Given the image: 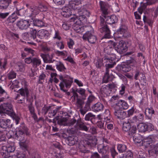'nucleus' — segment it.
<instances>
[{"label":"nucleus","mask_w":158,"mask_h":158,"mask_svg":"<svg viewBox=\"0 0 158 158\" xmlns=\"http://www.w3.org/2000/svg\"><path fill=\"white\" fill-rule=\"evenodd\" d=\"M30 9V11L31 12V15L32 16H34L38 14L41 10L37 6H31Z\"/></svg>","instance_id":"36"},{"label":"nucleus","mask_w":158,"mask_h":158,"mask_svg":"<svg viewBox=\"0 0 158 158\" xmlns=\"http://www.w3.org/2000/svg\"><path fill=\"white\" fill-rule=\"evenodd\" d=\"M143 20L144 22H146L150 26H152V20L151 19L147 18L146 16L145 15H144L143 16Z\"/></svg>","instance_id":"62"},{"label":"nucleus","mask_w":158,"mask_h":158,"mask_svg":"<svg viewBox=\"0 0 158 158\" xmlns=\"http://www.w3.org/2000/svg\"><path fill=\"white\" fill-rule=\"evenodd\" d=\"M109 146L105 145V144H100L98 146V149L99 153L102 154H106L109 151Z\"/></svg>","instance_id":"21"},{"label":"nucleus","mask_w":158,"mask_h":158,"mask_svg":"<svg viewBox=\"0 0 158 158\" xmlns=\"http://www.w3.org/2000/svg\"><path fill=\"white\" fill-rule=\"evenodd\" d=\"M53 1L57 5H63L65 3L64 0H53Z\"/></svg>","instance_id":"64"},{"label":"nucleus","mask_w":158,"mask_h":158,"mask_svg":"<svg viewBox=\"0 0 158 158\" xmlns=\"http://www.w3.org/2000/svg\"><path fill=\"white\" fill-rule=\"evenodd\" d=\"M97 144V139L95 137H92L85 141V144L90 147H94Z\"/></svg>","instance_id":"32"},{"label":"nucleus","mask_w":158,"mask_h":158,"mask_svg":"<svg viewBox=\"0 0 158 158\" xmlns=\"http://www.w3.org/2000/svg\"><path fill=\"white\" fill-rule=\"evenodd\" d=\"M124 158H133V155L132 152L127 151L123 155V156Z\"/></svg>","instance_id":"61"},{"label":"nucleus","mask_w":158,"mask_h":158,"mask_svg":"<svg viewBox=\"0 0 158 158\" xmlns=\"http://www.w3.org/2000/svg\"><path fill=\"white\" fill-rule=\"evenodd\" d=\"M67 140L68 142L69 145L70 146H72L75 144L77 141L76 139L73 136L68 137Z\"/></svg>","instance_id":"46"},{"label":"nucleus","mask_w":158,"mask_h":158,"mask_svg":"<svg viewBox=\"0 0 158 158\" xmlns=\"http://www.w3.org/2000/svg\"><path fill=\"white\" fill-rule=\"evenodd\" d=\"M5 147L6 148L7 151L9 153L14 152L15 150V148L14 146L11 145L10 144H8L6 146H3Z\"/></svg>","instance_id":"54"},{"label":"nucleus","mask_w":158,"mask_h":158,"mask_svg":"<svg viewBox=\"0 0 158 158\" xmlns=\"http://www.w3.org/2000/svg\"><path fill=\"white\" fill-rule=\"evenodd\" d=\"M127 47L125 41L121 40L118 43L117 47L115 48L114 50L120 54H122L127 50Z\"/></svg>","instance_id":"10"},{"label":"nucleus","mask_w":158,"mask_h":158,"mask_svg":"<svg viewBox=\"0 0 158 158\" xmlns=\"http://www.w3.org/2000/svg\"><path fill=\"white\" fill-rule=\"evenodd\" d=\"M18 17L16 14L14 12L8 17L6 20V21L8 23H12Z\"/></svg>","instance_id":"35"},{"label":"nucleus","mask_w":158,"mask_h":158,"mask_svg":"<svg viewBox=\"0 0 158 158\" xmlns=\"http://www.w3.org/2000/svg\"><path fill=\"white\" fill-rule=\"evenodd\" d=\"M16 131L20 133L25 134L27 135H30L28 128L24 123L20 124V126L17 128Z\"/></svg>","instance_id":"16"},{"label":"nucleus","mask_w":158,"mask_h":158,"mask_svg":"<svg viewBox=\"0 0 158 158\" xmlns=\"http://www.w3.org/2000/svg\"><path fill=\"white\" fill-rule=\"evenodd\" d=\"M54 55L55 54L53 53L47 54L41 53L40 54V56L43 58L44 62L46 63H52L55 61V60L53 59Z\"/></svg>","instance_id":"12"},{"label":"nucleus","mask_w":158,"mask_h":158,"mask_svg":"<svg viewBox=\"0 0 158 158\" xmlns=\"http://www.w3.org/2000/svg\"><path fill=\"white\" fill-rule=\"evenodd\" d=\"M46 77V75L42 73L39 76V81H38V83L39 84H42L43 82L41 81L42 80H44Z\"/></svg>","instance_id":"63"},{"label":"nucleus","mask_w":158,"mask_h":158,"mask_svg":"<svg viewBox=\"0 0 158 158\" xmlns=\"http://www.w3.org/2000/svg\"><path fill=\"white\" fill-rule=\"evenodd\" d=\"M24 50L28 54H31L32 56H34L35 51L30 48H26L24 49Z\"/></svg>","instance_id":"55"},{"label":"nucleus","mask_w":158,"mask_h":158,"mask_svg":"<svg viewBox=\"0 0 158 158\" xmlns=\"http://www.w3.org/2000/svg\"><path fill=\"white\" fill-rule=\"evenodd\" d=\"M12 124L11 123L10 120L8 119H0V127L2 128L3 130L6 129L7 128H10L12 127Z\"/></svg>","instance_id":"15"},{"label":"nucleus","mask_w":158,"mask_h":158,"mask_svg":"<svg viewBox=\"0 0 158 158\" xmlns=\"http://www.w3.org/2000/svg\"><path fill=\"white\" fill-rule=\"evenodd\" d=\"M103 119L107 123L110 121L111 116L110 115V111L109 110L106 109L105 110L103 114Z\"/></svg>","instance_id":"38"},{"label":"nucleus","mask_w":158,"mask_h":158,"mask_svg":"<svg viewBox=\"0 0 158 158\" xmlns=\"http://www.w3.org/2000/svg\"><path fill=\"white\" fill-rule=\"evenodd\" d=\"M135 60L133 59H131L130 60H127V64H123L122 71L124 72H129L131 70V67L133 66V63L135 62Z\"/></svg>","instance_id":"18"},{"label":"nucleus","mask_w":158,"mask_h":158,"mask_svg":"<svg viewBox=\"0 0 158 158\" xmlns=\"http://www.w3.org/2000/svg\"><path fill=\"white\" fill-rule=\"evenodd\" d=\"M69 4L70 7L72 8L74 10H76L79 14V17L84 16L81 15L80 13L82 11L81 10V3L80 1L77 0H71L69 2Z\"/></svg>","instance_id":"6"},{"label":"nucleus","mask_w":158,"mask_h":158,"mask_svg":"<svg viewBox=\"0 0 158 158\" xmlns=\"http://www.w3.org/2000/svg\"><path fill=\"white\" fill-rule=\"evenodd\" d=\"M67 120L66 118H62L58 119L57 123L60 125L67 126Z\"/></svg>","instance_id":"45"},{"label":"nucleus","mask_w":158,"mask_h":158,"mask_svg":"<svg viewBox=\"0 0 158 158\" xmlns=\"http://www.w3.org/2000/svg\"><path fill=\"white\" fill-rule=\"evenodd\" d=\"M127 148L126 146L124 144H118L117 146V149L118 151L121 153L125 152Z\"/></svg>","instance_id":"48"},{"label":"nucleus","mask_w":158,"mask_h":158,"mask_svg":"<svg viewBox=\"0 0 158 158\" xmlns=\"http://www.w3.org/2000/svg\"><path fill=\"white\" fill-rule=\"evenodd\" d=\"M71 93L73 95L71 98L72 101L74 102L76 100V105L77 107L80 109V114L83 116L90 109V106L92 103L94 101L96 98L92 94L90 95L87 98L85 106L83 108L84 104V100L86 99L87 95L85 94V90L82 88L72 89Z\"/></svg>","instance_id":"1"},{"label":"nucleus","mask_w":158,"mask_h":158,"mask_svg":"<svg viewBox=\"0 0 158 158\" xmlns=\"http://www.w3.org/2000/svg\"><path fill=\"white\" fill-rule=\"evenodd\" d=\"M99 4L101 10L104 15V17L106 18V16L108 14V10L109 8V5L107 2L102 1H100Z\"/></svg>","instance_id":"13"},{"label":"nucleus","mask_w":158,"mask_h":158,"mask_svg":"<svg viewBox=\"0 0 158 158\" xmlns=\"http://www.w3.org/2000/svg\"><path fill=\"white\" fill-rule=\"evenodd\" d=\"M116 64L115 60L114 58H111L108 63L105 64L106 69L110 70V69L113 67Z\"/></svg>","instance_id":"33"},{"label":"nucleus","mask_w":158,"mask_h":158,"mask_svg":"<svg viewBox=\"0 0 158 158\" xmlns=\"http://www.w3.org/2000/svg\"><path fill=\"white\" fill-rule=\"evenodd\" d=\"M104 106L100 102H98L93 105L91 107L92 110L95 112L101 111L103 110Z\"/></svg>","instance_id":"23"},{"label":"nucleus","mask_w":158,"mask_h":158,"mask_svg":"<svg viewBox=\"0 0 158 158\" xmlns=\"http://www.w3.org/2000/svg\"><path fill=\"white\" fill-rule=\"evenodd\" d=\"M148 152L150 155L152 156L158 154V145L156 144L151 145Z\"/></svg>","instance_id":"29"},{"label":"nucleus","mask_w":158,"mask_h":158,"mask_svg":"<svg viewBox=\"0 0 158 158\" xmlns=\"http://www.w3.org/2000/svg\"><path fill=\"white\" fill-rule=\"evenodd\" d=\"M49 35L48 32L46 30L41 29L38 32L37 36L41 39L47 38Z\"/></svg>","instance_id":"28"},{"label":"nucleus","mask_w":158,"mask_h":158,"mask_svg":"<svg viewBox=\"0 0 158 158\" xmlns=\"http://www.w3.org/2000/svg\"><path fill=\"white\" fill-rule=\"evenodd\" d=\"M77 120L74 118H73L69 120H67V126H71L73 125L75 123H77Z\"/></svg>","instance_id":"60"},{"label":"nucleus","mask_w":158,"mask_h":158,"mask_svg":"<svg viewBox=\"0 0 158 158\" xmlns=\"http://www.w3.org/2000/svg\"><path fill=\"white\" fill-rule=\"evenodd\" d=\"M94 33L93 29L87 31L83 35V39L85 40H88L91 44L94 43L96 40L97 38L96 36L94 35Z\"/></svg>","instance_id":"7"},{"label":"nucleus","mask_w":158,"mask_h":158,"mask_svg":"<svg viewBox=\"0 0 158 158\" xmlns=\"http://www.w3.org/2000/svg\"><path fill=\"white\" fill-rule=\"evenodd\" d=\"M138 129L140 132H145L149 130H152L154 129V126L152 124L148 125L144 123H139L137 125Z\"/></svg>","instance_id":"11"},{"label":"nucleus","mask_w":158,"mask_h":158,"mask_svg":"<svg viewBox=\"0 0 158 158\" xmlns=\"http://www.w3.org/2000/svg\"><path fill=\"white\" fill-rule=\"evenodd\" d=\"M37 34V30L35 29H32L30 31L29 35L31 39L36 40Z\"/></svg>","instance_id":"42"},{"label":"nucleus","mask_w":158,"mask_h":158,"mask_svg":"<svg viewBox=\"0 0 158 158\" xmlns=\"http://www.w3.org/2000/svg\"><path fill=\"white\" fill-rule=\"evenodd\" d=\"M97 126L101 129L106 130L105 127L104 126V122L102 121H98L96 123Z\"/></svg>","instance_id":"58"},{"label":"nucleus","mask_w":158,"mask_h":158,"mask_svg":"<svg viewBox=\"0 0 158 158\" xmlns=\"http://www.w3.org/2000/svg\"><path fill=\"white\" fill-rule=\"evenodd\" d=\"M19 145L21 148L23 150L25 151L27 150V146L25 142H20Z\"/></svg>","instance_id":"57"},{"label":"nucleus","mask_w":158,"mask_h":158,"mask_svg":"<svg viewBox=\"0 0 158 158\" xmlns=\"http://www.w3.org/2000/svg\"><path fill=\"white\" fill-rule=\"evenodd\" d=\"M18 92L22 96H23L24 97H26L27 101H28L29 92L27 88L25 87L24 88H21L18 91Z\"/></svg>","instance_id":"26"},{"label":"nucleus","mask_w":158,"mask_h":158,"mask_svg":"<svg viewBox=\"0 0 158 158\" xmlns=\"http://www.w3.org/2000/svg\"><path fill=\"white\" fill-rule=\"evenodd\" d=\"M116 105L119 107L120 109H127L128 107V105L127 103L126 102L123 100L119 101L116 104Z\"/></svg>","instance_id":"31"},{"label":"nucleus","mask_w":158,"mask_h":158,"mask_svg":"<svg viewBox=\"0 0 158 158\" xmlns=\"http://www.w3.org/2000/svg\"><path fill=\"white\" fill-rule=\"evenodd\" d=\"M99 30L104 34L103 38H110L111 37V32L108 26L104 21V19L100 17V22L99 27Z\"/></svg>","instance_id":"3"},{"label":"nucleus","mask_w":158,"mask_h":158,"mask_svg":"<svg viewBox=\"0 0 158 158\" xmlns=\"http://www.w3.org/2000/svg\"><path fill=\"white\" fill-rule=\"evenodd\" d=\"M110 70L106 69L105 73L103 77L102 82L107 83L109 81H112L114 78V76L113 74H109Z\"/></svg>","instance_id":"19"},{"label":"nucleus","mask_w":158,"mask_h":158,"mask_svg":"<svg viewBox=\"0 0 158 158\" xmlns=\"http://www.w3.org/2000/svg\"><path fill=\"white\" fill-rule=\"evenodd\" d=\"M128 131L129 135L131 136L133 135L136 133L137 131L136 126L133 125L132 126H131Z\"/></svg>","instance_id":"47"},{"label":"nucleus","mask_w":158,"mask_h":158,"mask_svg":"<svg viewBox=\"0 0 158 158\" xmlns=\"http://www.w3.org/2000/svg\"><path fill=\"white\" fill-rule=\"evenodd\" d=\"M158 140V135L148 137L144 140V145L148 146L151 143H155Z\"/></svg>","instance_id":"20"},{"label":"nucleus","mask_w":158,"mask_h":158,"mask_svg":"<svg viewBox=\"0 0 158 158\" xmlns=\"http://www.w3.org/2000/svg\"><path fill=\"white\" fill-rule=\"evenodd\" d=\"M11 2V0H0V10L6 9Z\"/></svg>","instance_id":"25"},{"label":"nucleus","mask_w":158,"mask_h":158,"mask_svg":"<svg viewBox=\"0 0 158 158\" xmlns=\"http://www.w3.org/2000/svg\"><path fill=\"white\" fill-rule=\"evenodd\" d=\"M96 118L95 115L89 112L86 114L85 117V120L86 121H90L92 123H94Z\"/></svg>","instance_id":"30"},{"label":"nucleus","mask_w":158,"mask_h":158,"mask_svg":"<svg viewBox=\"0 0 158 158\" xmlns=\"http://www.w3.org/2000/svg\"><path fill=\"white\" fill-rule=\"evenodd\" d=\"M10 116L12 117L14 120L15 121L16 125L19 123L20 118L19 116L16 114L15 112H14Z\"/></svg>","instance_id":"44"},{"label":"nucleus","mask_w":158,"mask_h":158,"mask_svg":"<svg viewBox=\"0 0 158 158\" xmlns=\"http://www.w3.org/2000/svg\"><path fill=\"white\" fill-rule=\"evenodd\" d=\"M14 112L13 106L11 103H4L0 105V114H1L5 113L10 116Z\"/></svg>","instance_id":"5"},{"label":"nucleus","mask_w":158,"mask_h":158,"mask_svg":"<svg viewBox=\"0 0 158 158\" xmlns=\"http://www.w3.org/2000/svg\"><path fill=\"white\" fill-rule=\"evenodd\" d=\"M131 126L130 123L129 121L124 122L123 124V130L125 132L127 131L130 128Z\"/></svg>","instance_id":"43"},{"label":"nucleus","mask_w":158,"mask_h":158,"mask_svg":"<svg viewBox=\"0 0 158 158\" xmlns=\"http://www.w3.org/2000/svg\"><path fill=\"white\" fill-rule=\"evenodd\" d=\"M103 64L102 59L100 58L98 59L95 62L96 66L98 68H101Z\"/></svg>","instance_id":"52"},{"label":"nucleus","mask_w":158,"mask_h":158,"mask_svg":"<svg viewBox=\"0 0 158 158\" xmlns=\"http://www.w3.org/2000/svg\"><path fill=\"white\" fill-rule=\"evenodd\" d=\"M77 125L78 127L77 128L81 130L87 131L88 130L87 127L84 125V123L80 121L77 120Z\"/></svg>","instance_id":"37"},{"label":"nucleus","mask_w":158,"mask_h":158,"mask_svg":"<svg viewBox=\"0 0 158 158\" xmlns=\"http://www.w3.org/2000/svg\"><path fill=\"white\" fill-rule=\"evenodd\" d=\"M51 107V106H46V105H45L42 109V113L44 115H45L50 109Z\"/></svg>","instance_id":"51"},{"label":"nucleus","mask_w":158,"mask_h":158,"mask_svg":"<svg viewBox=\"0 0 158 158\" xmlns=\"http://www.w3.org/2000/svg\"><path fill=\"white\" fill-rule=\"evenodd\" d=\"M16 25L21 30H26L30 26V24L28 21L21 19L17 21Z\"/></svg>","instance_id":"14"},{"label":"nucleus","mask_w":158,"mask_h":158,"mask_svg":"<svg viewBox=\"0 0 158 158\" xmlns=\"http://www.w3.org/2000/svg\"><path fill=\"white\" fill-rule=\"evenodd\" d=\"M145 114L147 119L151 120L155 114V111L152 107H147L145 109Z\"/></svg>","instance_id":"22"},{"label":"nucleus","mask_w":158,"mask_h":158,"mask_svg":"<svg viewBox=\"0 0 158 158\" xmlns=\"http://www.w3.org/2000/svg\"><path fill=\"white\" fill-rule=\"evenodd\" d=\"M115 34L117 38H128L131 36L127 27L124 25H122L120 26Z\"/></svg>","instance_id":"4"},{"label":"nucleus","mask_w":158,"mask_h":158,"mask_svg":"<svg viewBox=\"0 0 158 158\" xmlns=\"http://www.w3.org/2000/svg\"><path fill=\"white\" fill-rule=\"evenodd\" d=\"M56 67L57 69L60 71H64L66 69L63 64L60 61L56 65Z\"/></svg>","instance_id":"49"},{"label":"nucleus","mask_w":158,"mask_h":158,"mask_svg":"<svg viewBox=\"0 0 158 158\" xmlns=\"http://www.w3.org/2000/svg\"><path fill=\"white\" fill-rule=\"evenodd\" d=\"M113 50H114V49L112 48V46L108 45L104 48V51L105 53L110 55L112 54L111 52Z\"/></svg>","instance_id":"50"},{"label":"nucleus","mask_w":158,"mask_h":158,"mask_svg":"<svg viewBox=\"0 0 158 158\" xmlns=\"http://www.w3.org/2000/svg\"><path fill=\"white\" fill-rule=\"evenodd\" d=\"M33 24L34 26L41 27L44 26V23L41 20L34 19L33 20Z\"/></svg>","instance_id":"39"},{"label":"nucleus","mask_w":158,"mask_h":158,"mask_svg":"<svg viewBox=\"0 0 158 158\" xmlns=\"http://www.w3.org/2000/svg\"><path fill=\"white\" fill-rule=\"evenodd\" d=\"M16 76V73L13 71H10L7 74V77L9 79H11L15 78Z\"/></svg>","instance_id":"53"},{"label":"nucleus","mask_w":158,"mask_h":158,"mask_svg":"<svg viewBox=\"0 0 158 158\" xmlns=\"http://www.w3.org/2000/svg\"><path fill=\"white\" fill-rule=\"evenodd\" d=\"M106 19V23L108 24H113L117 23L118 20L117 17L115 15H112L110 17H107L105 18Z\"/></svg>","instance_id":"27"},{"label":"nucleus","mask_w":158,"mask_h":158,"mask_svg":"<svg viewBox=\"0 0 158 158\" xmlns=\"http://www.w3.org/2000/svg\"><path fill=\"white\" fill-rule=\"evenodd\" d=\"M59 78L61 81L59 84L60 89L64 92H66L67 90L64 89V86L67 88H69L73 82V78L66 74L59 75Z\"/></svg>","instance_id":"2"},{"label":"nucleus","mask_w":158,"mask_h":158,"mask_svg":"<svg viewBox=\"0 0 158 158\" xmlns=\"http://www.w3.org/2000/svg\"><path fill=\"white\" fill-rule=\"evenodd\" d=\"M115 87L114 84H108L107 85H102L100 88V90L102 94H104L106 96H109L111 93L112 89Z\"/></svg>","instance_id":"9"},{"label":"nucleus","mask_w":158,"mask_h":158,"mask_svg":"<svg viewBox=\"0 0 158 158\" xmlns=\"http://www.w3.org/2000/svg\"><path fill=\"white\" fill-rule=\"evenodd\" d=\"M146 7V5L145 3H142L140 6L138 8V12L141 14L143 10L145 9Z\"/></svg>","instance_id":"59"},{"label":"nucleus","mask_w":158,"mask_h":158,"mask_svg":"<svg viewBox=\"0 0 158 158\" xmlns=\"http://www.w3.org/2000/svg\"><path fill=\"white\" fill-rule=\"evenodd\" d=\"M25 61L27 64H31L32 66L35 68L41 64V60L38 57L30 56L27 57L25 59Z\"/></svg>","instance_id":"8"},{"label":"nucleus","mask_w":158,"mask_h":158,"mask_svg":"<svg viewBox=\"0 0 158 158\" xmlns=\"http://www.w3.org/2000/svg\"><path fill=\"white\" fill-rule=\"evenodd\" d=\"M15 135L16 139L19 140L20 142H21L24 140L25 134L20 133L16 131Z\"/></svg>","instance_id":"41"},{"label":"nucleus","mask_w":158,"mask_h":158,"mask_svg":"<svg viewBox=\"0 0 158 158\" xmlns=\"http://www.w3.org/2000/svg\"><path fill=\"white\" fill-rule=\"evenodd\" d=\"M80 152H81V156L83 157L88 158L89 157V156L88 155V154L90 152L89 151L85 150H81Z\"/></svg>","instance_id":"56"},{"label":"nucleus","mask_w":158,"mask_h":158,"mask_svg":"<svg viewBox=\"0 0 158 158\" xmlns=\"http://www.w3.org/2000/svg\"><path fill=\"white\" fill-rule=\"evenodd\" d=\"M61 14L62 15L65 17H69L72 16L71 9L68 6L63 7L62 9Z\"/></svg>","instance_id":"24"},{"label":"nucleus","mask_w":158,"mask_h":158,"mask_svg":"<svg viewBox=\"0 0 158 158\" xmlns=\"http://www.w3.org/2000/svg\"><path fill=\"white\" fill-rule=\"evenodd\" d=\"M7 132L5 130H3L0 129V142L5 141L6 135L7 133Z\"/></svg>","instance_id":"40"},{"label":"nucleus","mask_w":158,"mask_h":158,"mask_svg":"<svg viewBox=\"0 0 158 158\" xmlns=\"http://www.w3.org/2000/svg\"><path fill=\"white\" fill-rule=\"evenodd\" d=\"M6 148L2 146L0 151V153L2 157L4 158H8L10 156L9 152L6 150Z\"/></svg>","instance_id":"34"},{"label":"nucleus","mask_w":158,"mask_h":158,"mask_svg":"<svg viewBox=\"0 0 158 158\" xmlns=\"http://www.w3.org/2000/svg\"><path fill=\"white\" fill-rule=\"evenodd\" d=\"M114 114L118 119L123 120L127 117L126 112L121 109H115Z\"/></svg>","instance_id":"17"}]
</instances>
